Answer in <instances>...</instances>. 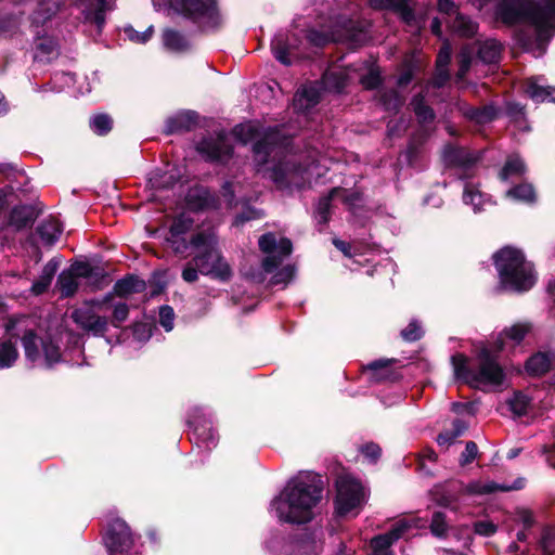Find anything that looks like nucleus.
I'll return each mask as SVG.
<instances>
[{
	"label": "nucleus",
	"mask_w": 555,
	"mask_h": 555,
	"mask_svg": "<svg viewBox=\"0 0 555 555\" xmlns=\"http://www.w3.org/2000/svg\"><path fill=\"white\" fill-rule=\"evenodd\" d=\"M324 481L319 474L292 478L280 495L271 501L280 521L305 525L314 518L313 508L321 502Z\"/></svg>",
	"instance_id": "f257e3e1"
},
{
	"label": "nucleus",
	"mask_w": 555,
	"mask_h": 555,
	"mask_svg": "<svg viewBox=\"0 0 555 555\" xmlns=\"http://www.w3.org/2000/svg\"><path fill=\"white\" fill-rule=\"evenodd\" d=\"M499 353L493 346L481 347L476 354V369L470 367L466 354H453L451 363L455 379L473 389H479L480 385L501 387L506 379V373L499 362Z\"/></svg>",
	"instance_id": "f03ea898"
},
{
	"label": "nucleus",
	"mask_w": 555,
	"mask_h": 555,
	"mask_svg": "<svg viewBox=\"0 0 555 555\" xmlns=\"http://www.w3.org/2000/svg\"><path fill=\"white\" fill-rule=\"evenodd\" d=\"M495 16L506 25L529 23L543 34L555 29V0H496Z\"/></svg>",
	"instance_id": "7ed1b4c3"
},
{
	"label": "nucleus",
	"mask_w": 555,
	"mask_h": 555,
	"mask_svg": "<svg viewBox=\"0 0 555 555\" xmlns=\"http://www.w3.org/2000/svg\"><path fill=\"white\" fill-rule=\"evenodd\" d=\"M492 259L503 289L525 293L534 286L537 276L533 264L520 249L505 246L495 251Z\"/></svg>",
	"instance_id": "20e7f679"
},
{
	"label": "nucleus",
	"mask_w": 555,
	"mask_h": 555,
	"mask_svg": "<svg viewBox=\"0 0 555 555\" xmlns=\"http://www.w3.org/2000/svg\"><path fill=\"white\" fill-rule=\"evenodd\" d=\"M232 133L243 144L254 141L251 151L258 166L269 164L271 156L284 154L292 144V138L278 126L267 128L261 134L259 125L246 121L236 125Z\"/></svg>",
	"instance_id": "39448f33"
},
{
	"label": "nucleus",
	"mask_w": 555,
	"mask_h": 555,
	"mask_svg": "<svg viewBox=\"0 0 555 555\" xmlns=\"http://www.w3.org/2000/svg\"><path fill=\"white\" fill-rule=\"evenodd\" d=\"M172 8L205 29L220 25L221 17L215 0H172Z\"/></svg>",
	"instance_id": "423d86ee"
},
{
	"label": "nucleus",
	"mask_w": 555,
	"mask_h": 555,
	"mask_svg": "<svg viewBox=\"0 0 555 555\" xmlns=\"http://www.w3.org/2000/svg\"><path fill=\"white\" fill-rule=\"evenodd\" d=\"M335 514L346 517L361 507L364 501V489L361 482L348 475L339 476L335 481Z\"/></svg>",
	"instance_id": "0eeeda50"
},
{
	"label": "nucleus",
	"mask_w": 555,
	"mask_h": 555,
	"mask_svg": "<svg viewBox=\"0 0 555 555\" xmlns=\"http://www.w3.org/2000/svg\"><path fill=\"white\" fill-rule=\"evenodd\" d=\"M196 152L210 164L225 165L234 155V146L224 131L215 137H204L197 142Z\"/></svg>",
	"instance_id": "6e6552de"
},
{
	"label": "nucleus",
	"mask_w": 555,
	"mask_h": 555,
	"mask_svg": "<svg viewBox=\"0 0 555 555\" xmlns=\"http://www.w3.org/2000/svg\"><path fill=\"white\" fill-rule=\"evenodd\" d=\"M192 261L196 264L201 274L214 280L228 282L233 275L230 264L218 247L199 250L192 258Z\"/></svg>",
	"instance_id": "1a4fd4ad"
},
{
	"label": "nucleus",
	"mask_w": 555,
	"mask_h": 555,
	"mask_svg": "<svg viewBox=\"0 0 555 555\" xmlns=\"http://www.w3.org/2000/svg\"><path fill=\"white\" fill-rule=\"evenodd\" d=\"M502 47L495 39H487L478 43V49L466 46L463 47L459 53V72L456 74L459 79H463L466 73L474 64V54L477 52L478 59L486 64L496 63L501 55Z\"/></svg>",
	"instance_id": "9d476101"
},
{
	"label": "nucleus",
	"mask_w": 555,
	"mask_h": 555,
	"mask_svg": "<svg viewBox=\"0 0 555 555\" xmlns=\"http://www.w3.org/2000/svg\"><path fill=\"white\" fill-rule=\"evenodd\" d=\"M103 542L108 555H138L131 553L132 533L127 522L120 518H115L108 522Z\"/></svg>",
	"instance_id": "9b49d317"
},
{
	"label": "nucleus",
	"mask_w": 555,
	"mask_h": 555,
	"mask_svg": "<svg viewBox=\"0 0 555 555\" xmlns=\"http://www.w3.org/2000/svg\"><path fill=\"white\" fill-rule=\"evenodd\" d=\"M43 208L44 205L41 202L15 205L10 209L5 220L0 225V230L11 228L14 232H21L30 229L43 212Z\"/></svg>",
	"instance_id": "f8f14e48"
},
{
	"label": "nucleus",
	"mask_w": 555,
	"mask_h": 555,
	"mask_svg": "<svg viewBox=\"0 0 555 555\" xmlns=\"http://www.w3.org/2000/svg\"><path fill=\"white\" fill-rule=\"evenodd\" d=\"M286 153L287 151L284 154L271 156L270 158V162L279 158L270 168L269 178L280 191L292 190L294 185H297L296 180L301 173V165L294 160L285 159Z\"/></svg>",
	"instance_id": "ddd939ff"
},
{
	"label": "nucleus",
	"mask_w": 555,
	"mask_h": 555,
	"mask_svg": "<svg viewBox=\"0 0 555 555\" xmlns=\"http://www.w3.org/2000/svg\"><path fill=\"white\" fill-rule=\"evenodd\" d=\"M70 319L79 328L94 337H104L108 331V318L95 313L90 308L74 309Z\"/></svg>",
	"instance_id": "4468645a"
},
{
	"label": "nucleus",
	"mask_w": 555,
	"mask_h": 555,
	"mask_svg": "<svg viewBox=\"0 0 555 555\" xmlns=\"http://www.w3.org/2000/svg\"><path fill=\"white\" fill-rule=\"evenodd\" d=\"M272 548L280 545V555H301L312 546L311 534L306 531H297L283 537H274L269 542Z\"/></svg>",
	"instance_id": "2eb2a0df"
},
{
	"label": "nucleus",
	"mask_w": 555,
	"mask_h": 555,
	"mask_svg": "<svg viewBox=\"0 0 555 555\" xmlns=\"http://www.w3.org/2000/svg\"><path fill=\"white\" fill-rule=\"evenodd\" d=\"M441 158L446 168L467 171L477 164L480 157L466 147L447 143L443 146Z\"/></svg>",
	"instance_id": "dca6fc26"
},
{
	"label": "nucleus",
	"mask_w": 555,
	"mask_h": 555,
	"mask_svg": "<svg viewBox=\"0 0 555 555\" xmlns=\"http://www.w3.org/2000/svg\"><path fill=\"white\" fill-rule=\"evenodd\" d=\"M188 425L192 428L190 441H194L198 447L211 450L218 443V435L212 427L211 421L193 415L188 420Z\"/></svg>",
	"instance_id": "f3484780"
},
{
	"label": "nucleus",
	"mask_w": 555,
	"mask_h": 555,
	"mask_svg": "<svg viewBox=\"0 0 555 555\" xmlns=\"http://www.w3.org/2000/svg\"><path fill=\"white\" fill-rule=\"evenodd\" d=\"M525 372L530 377H543L555 370V349L538 350L525 362Z\"/></svg>",
	"instance_id": "a211bd4d"
},
{
	"label": "nucleus",
	"mask_w": 555,
	"mask_h": 555,
	"mask_svg": "<svg viewBox=\"0 0 555 555\" xmlns=\"http://www.w3.org/2000/svg\"><path fill=\"white\" fill-rule=\"evenodd\" d=\"M199 114L192 109L180 111L165 120L163 133L172 135L190 132L198 126Z\"/></svg>",
	"instance_id": "6ab92c4d"
},
{
	"label": "nucleus",
	"mask_w": 555,
	"mask_h": 555,
	"mask_svg": "<svg viewBox=\"0 0 555 555\" xmlns=\"http://www.w3.org/2000/svg\"><path fill=\"white\" fill-rule=\"evenodd\" d=\"M295 49L286 34H278L271 42L274 57L285 66H291L298 60Z\"/></svg>",
	"instance_id": "aec40b11"
},
{
	"label": "nucleus",
	"mask_w": 555,
	"mask_h": 555,
	"mask_svg": "<svg viewBox=\"0 0 555 555\" xmlns=\"http://www.w3.org/2000/svg\"><path fill=\"white\" fill-rule=\"evenodd\" d=\"M397 362V359H378L366 364L365 370L372 372V378L375 382H397L402 377L398 371L391 367Z\"/></svg>",
	"instance_id": "412c9836"
},
{
	"label": "nucleus",
	"mask_w": 555,
	"mask_h": 555,
	"mask_svg": "<svg viewBox=\"0 0 555 555\" xmlns=\"http://www.w3.org/2000/svg\"><path fill=\"white\" fill-rule=\"evenodd\" d=\"M530 331V323H515L509 327H505L492 345L498 352H501L504 350L507 340H511L514 345H519Z\"/></svg>",
	"instance_id": "4be33fe9"
},
{
	"label": "nucleus",
	"mask_w": 555,
	"mask_h": 555,
	"mask_svg": "<svg viewBox=\"0 0 555 555\" xmlns=\"http://www.w3.org/2000/svg\"><path fill=\"white\" fill-rule=\"evenodd\" d=\"M146 289V282L139 275L128 273L114 284V294L119 298H128L134 294H141Z\"/></svg>",
	"instance_id": "5701e85b"
},
{
	"label": "nucleus",
	"mask_w": 555,
	"mask_h": 555,
	"mask_svg": "<svg viewBox=\"0 0 555 555\" xmlns=\"http://www.w3.org/2000/svg\"><path fill=\"white\" fill-rule=\"evenodd\" d=\"M345 190L340 186L332 188L325 195H322L313 211V217L320 225H326L332 218V201Z\"/></svg>",
	"instance_id": "b1692460"
},
{
	"label": "nucleus",
	"mask_w": 555,
	"mask_h": 555,
	"mask_svg": "<svg viewBox=\"0 0 555 555\" xmlns=\"http://www.w3.org/2000/svg\"><path fill=\"white\" fill-rule=\"evenodd\" d=\"M409 1L410 0H370V4L374 9L391 10L399 14L406 24H412L415 21V16Z\"/></svg>",
	"instance_id": "393cba45"
},
{
	"label": "nucleus",
	"mask_w": 555,
	"mask_h": 555,
	"mask_svg": "<svg viewBox=\"0 0 555 555\" xmlns=\"http://www.w3.org/2000/svg\"><path fill=\"white\" fill-rule=\"evenodd\" d=\"M27 317L24 314L9 315L3 324L4 339L17 343L18 339L25 336V333L31 332L34 328L27 326Z\"/></svg>",
	"instance_id": "a878e982"
},
{
	"label": "nucleus",
	"mask_w": 555,
	"mask_h": 555,
	"mask_svg": "<svg viewBox=\"0 0 555 555\" xmlns=\"http://www.w3.org/2000/svg\"><path fill=\"white\" fill-rule=\"evenodd\" d=\"M186 204L193 211H204L218 207V198L206 188H202L186 195Z\"/></svg>",
	"instance_id": "bb28decb"
},
{
	"label": "nucleus",
	"mask_w": 555,
	"mask_h": 555,
	"mask_svg": "<svg viewBox=\"0 0 555 555\" xmlns=\"http://www.w3.org/2000/svg\"><path fill=\"white\" fill-rule=\"evenodd\" d=\"M60 264L61 260L56 257H53L44 264L39 278L33 282L30 291L34 295H42L49 289Z\"/></svg>",
	"instance_id": "cd10ccee"
},
{
	"label": "nucleus",
	"mask_w": 555,
	"mask_h": 555,
	"mask_svg": "<svg viewBox=\"0 0 555 555\" xmlns=\"http://www.w3.org/2000/svg\"><path fill=\"white\" fill-rule=\"evenodd\" d=\"M114 0H86L85 17L99 29L105 23V12L113 8Z\"/></svg>",
	"instance_id": "c85d7f7f"
},
{
	"label": "nucleus",
	"mask_w": 555,
	"mask_h": 555,
	"mask_svg": "<svg viewBox=\"0 0 555 555\" xmlns=\"http://www.w3.org/2000/svg\"><path fill=\"white\" fill-rule=\"evenodd\" d=\"M323 87L320 81H310L298 87L294 94V104H317L323 100Z\"/></svg>",
	"instance_id": "c756f323"
},
{
	"label": "nucleus",
	"mask_w": 555,
	"mask_h": 555,
	"mask_svg": "<svg viewBox=\"0 0 555 555\" xmlns=\"http://www.w3.org/2000/svg\"><path fill=\"white\" fill-rule=\"evenodd\" d=\"M500 106H464L463 115L476 125H486L493 121L499 114Z\"/></svg>",
	"instance_id": "7c9ffc66"
},
{
	"label": "nucleus",
	"mask_w": 555,
	"mask_h": 555,
	"mask_svg": "<svg viewBox=\"0 0 555 555\" xmlns=\"http://www.w3.org/2000/svg\"><path fill=\"white\" fill-rule=\"evenodd\" d=\"M36 232L46 246H52L62 234L63 227L57 219L51 216L37 227Z\"/></svg>",
	"instance_id": "2f4dec72"
},
{
	"label": "nucleus",
	"mask_w": 555,
	"mask_h": 555,
	"mask_svg": "<svg viewBox=\"0 0 555 555\" xmlns=\"http://www.w3.org/2000/svg\"><path fill=\"white\" fill-rule=\"evenodd\" d=\"M525 92L533 102L555 103V87L540 85L537 79L527 81Z\"/></svg>",
	"instance_id": "473e14b6"
},
{
	"label": "nucleus",
	"mask_w": 555,
	"mask_h": 555,
	"mask_svg": "<svg viewBox=\"0 0 555 555\" xmlns=\"http://www.w3.org/2000/svg\"><path fill=\"white\" fill-rule=\"evenodd\" d=\"M348 77L345 70L334 69L326 72L321 82L324 92L339 93L347 86Z\"/></svg>",
	"instance_id": "72a5a7b5"
},
{
	"label": "nucleus",
	"mask_w": 555,
	"mask_h": 555,
	"mask_svg": "<svg viewBox=\"0 0 555 555\" xmlns=\"http://www.w3.org/2000/svg\"><path fill=\"white\" fill-rule=\"evenodd\" d=\"M20 357L15 341L0 338V370L12 367Z\"/></svg>",
	"instance_id": "f704fd0d"
},
{
	"label": "nucleus",
	"mask_w": 555,
	"mask_h": 555,
	"mask_svg": "<svg viewBox=\"0 0 555 555\" xmlns=\"http://www.w3.org/2000/svg\"><path fill=\"white\" fill-rule=\"evenodd\" d=\"M427 139V133H413L408 142L405 151L400 155L404 158L409 166H414L416 163L421 149Z\"/></svg>",
	"instance_id": "c9c22d12"
},
{
	"label": "nucleus",
	"mask_w": 555,
	"mask_h": 555,
	"mask_svg": "<svg viewBox=\"0 0 555 555\" xmlns=\"http://www.w3.org/2000/svg\"><path fill=\"white\" fill-rule=\"evenodd\" d=\"M56 287L61 292V297L69 298L77 293L79 284L73 272L65 269L57 276Z\"/></svg>",
	"instance_id": "e433bc0d"
},
{
	"label": "nucleus",
	"mask_w": 555,
	"mask_h": 555,
	"mask_svg": "<svg viewBox=\"0 0 555 555\" xmlns=\"http://www.w3.org/2000/svg\"><path fill=\"white\" fill-rule=\"evenodd\" d=\"M59 54L57 43L52 38H39L36 43L35 59L39 62H49Z\"/></svg>",
	"instance_id": "4c0bfd02"
},
{
	"label": "nucleus",
	"mask_w": 555,
	"mask_h": 555,
	"mask_svg": "<svg viewBox=\"0 0 555 555\" xmlns=\"http://www.w3.org/2000/svg\"><path fill=\"white\" fill-rule=\"evenodd\" d=\"M114 119L107 113H95L89 119L90 129L98 135H106L113 129Z\"/></svg>",
	"instance_id": "58836bf2"
},
{
	"label": "nucleus",
	"mask_w": 555,
	"mask_h": 555,
	"mask_svg": "<svg viewBox=\"0 0 555 555\" xmlns=\"http://www.w3.org/2000/svg\"><path fill=\"white\" fill-rule=\"evenodd\" d=\"M190 245L198 251L207 248H216L218 247V237L211 231L202 230L191 236Z\"/></svg>",
	"instance_id": "ea45409f"
},
{
	"label": "nucleus",
	"mask_w": 555,
	"mask_h": 555,
	"mask_svg": "<svg viewBox=\"0 0 555 555\" xmlns=\"http://www.w3.org/2000/svg\"><path fill=\"white\" fill-rule=\"evenodd\" d=\"M42 338H40L36 332V330H33L31 332L25 333V336L22 337L21 341L24 348L25 357L28 361L35 362L40 357L39 351V340L41 341Z\"/></svg>",
	"instance_id": "a19ab883"
},
{
	"label": "nucleus",
	"mask_w": 555,
	"mask_h": 555,
	"mask_svg": "<svg viewBox=\"0 0 555 555\" xmlns=\"http://www.w3.org/2000/svg\"><path fill=\"white\" fill-rule=\"evenodd\" d=\"M163 42L167 49L173 52H182L189 48V42L185 37L173 29H166L163 33Z\"/></svg>",
	"instance_id": "79ce46f5"
},
{
	"label": "nucleus",
	"mask_w": 555,
	"mask_h": 555,
	"mask_svg": "<svg viewBox=\"0 0 555 555\" xmlns=\"http://www.w3.org/2000/svg\"><path fill=\"white\" fill-rule=\"evenodd\" d=\"M41 347L48 367H52L53 364L59 363L62 360L61 348L50 336L41 339Z\"/></svg>",
	"instance_id": "37998d69"
},
{
	"label": "nucleus",
	"mask_w": 555,
	"mask_h": 555,
	"mask_svg": "<svg viewBox=\"0 0 555 555\" xmlns=\"http://www.w3.org/2000/svg\"><path fill=\"white\" fill-rule=\"evenodd\" d=\"M530 403V397H528L520 390L514 391L513 397L507 400L509 410L518 417L524 416L528 413Z\"/></svg>",
	"instance_id": "c03bdc74"
},
{
	"label": "nucleus",
	"mask_w": 555,
	"mask_h": 555,
	"mask_svg": "<svg viewBox=\"0 0 555 555\" xmlns=\"http://www.w3.org/2000/svg\"><path fill=\"white\" fill-rule=\"evenodd\" d=\"M412 120L411 113H402L400 116L392 117L387 122V132L389 137H400L410 127Z\"/></svg>",
	"instance_id": "a18cd8bd"
},
{
	"label": "nucleus",
	"mask_w": 555,
	"mask_h": 555,
	"mask_svg": "<svg viewBox=\"0 0 555 555\" xmlns=\"http://www.w3.org/2000/svg\"><path fill=\"white\" fill-rule=\"evenodd\" d=\"M526 164L520 157L509 156L500 171V177L501 179L506 180L511 176H522L526 172Z\"/></svg>",
	"instance_id": "49530a36"
},
{
	"label": "nucleus",
	"mask_w": 555,
	"mask_h": 555,
	"mask_svg": "<svg viewBox=\"0 0 555 555\" xmlns=\"http://www.w3.org/2000/svg\"><path fill=\"white\" fill-rule=\"evenodd\" d=\"M506 196L526 203H533L535 201V191L532 184L520 183L515 185L514 188H511L506 192Z\"/></svg>",
	"instance_id": "de8ad7c7"
},
{
	"label": "nucleus",
	"mask_w": 555,
	"mask_h": 555,
	"mask_svg": "<svg viewBox=\"0 0 555 555\" xmlns=\"http://www.w3.org/2000/svg\"><path fill=\"white\" fill-rule=\"evenodd\" d=\"M415 117L421 126V130L416 133H427L429 135L428 128L436 118V114L433 109V106H413Z\"/></svg>",
	"instance_id": "09e8293b"
},
{
	"label": "nucleus",
	"mask_w": 555,
	"mask_h": 555,
	"mask_svg": "<svg viewBox=\"0 0 555 555\" xmlns=\"http://www.w3.org/2000/svg\"><path fill=\"white\" fill-rule=\"evenodd\" d=\"M153 328L154 325L152 323L137 321L131 325L124 327L122 331H131L135 340L146 343L153 335Z\"/></svg>",
	"instance_id": "8fccbe9b"
},
{
	"label": "nucleus",
	"mask_w": 555,
	"mask_h": 555,
	"mask_svg": "<svg viewBox=\"0 0 555 555\" xmlns=\"http://www.w3.org/2000/svg\"><path fill=\"white\" fill-rule=\"evenodd\" d=\"M450 27L454 33L465 37L474 35L477 28L474 22L459 12L455 14L454 20L450 22Z\"/></svg>",
	"instance_id": "3c124183"
},
{
	"label": "nucleus",
	"mask_w": 555,
	"mask_h": 555,
	"mask_svg": "<svg viewBox=\"0 0 555 555\" xmlns=\"http://www.w3.org/2000/svg\"><path fill=\"white\" fill-rule=\"evenodd\" d=\"M429 529L434 537L439 539L446 538L449 529L446 513L441 511L434 512Z\"/></svg>",
	"instance_id": "603ef678"
},
{
	"label": "nucleus",
	"mask_w": 555,
	"mask_h": 555,
	"mask_svg": "<svg viewBox=\"0 0 555 555\" xmlns=\"http://www.w3.org/2000/svg\"><path fill=\"white\" fill-rule=\"evenodd\" d=\"M543 555H555V526H544L539 540Z\"/></svg>",
	"instance_id": "864d4df0"
},
{
	"label": "nucleus",
	"mask_w": 555,
	"mask_h": 555,
	"mask_svg": "<svg viewBox=\"0 0 555 555\" xmlns=\"http://www.w3.org/2000/svg\"><path fill=\"white\" fill-rule=\"evenodd\" d=\"M504 488H505V485H500V483L494 482V481H490V482H487V483H481L479 481H474V482H469L468 483L466 490H467V492L469 494L482 495V494L495 493L498 491L505 492Z\"/></svg>",
	"instance_id": "5fc2aeb1"
},
{
	"label": "nucleus",
	"mask_w": 555,
	"mask_h": 555,
	"mask_svg": "<svg viewBox=\"0 0 555 555\" xmlns=\"http://www.w3.org/2000/svg\"><path fill=\"white\" fill-rule=\"evenodd\" d=\"M130 308L126 302H118L114 306L111 318H108V325L115 328H124L121 324L129 318Z\"/></svg>",
	"instance_id": "6e6d98bb"
},
{
	"label": "nucleus",
	"mask_w": 555,
	"mask_h": 555,
	"mask_svg": "<svg viewBox=\"0 0 555 555\" xmlns=\"http://www.w3.org/2000/svg\"><path fill=\"white\" fill-rule=\"evenodd\" d=\"M194 220L184 215L177 216L169 227V233L172 236H181L186 234L193 227Z\"/></svg>",
	"instance_id": "4d7b16f0"
},
{
	"label": "nucleus",
	"mask_w": 555,
	"mask_h": 555,
	"mask_svg": "<svg viewBox=\"0 0 555 555\" xmlns=\"http://www.w3.org/2000/svg\"><path fill=\"white\" fill-rule=\"evenodd\" d=\"M149 284L151 287V297L163 294L167 287L166 271H154L149 280Z\"/></svg>",
	"instance_id": "13d9d810"
},
{
	"label": "nucleus",
	"mask_w": 555,
	"mask_h": 555,
	"mask_svg": "<svg viewBox=\"0 0 555 555\" xmlns=\"http://www.w3.org/2000/svg\"><path fill=\"white\" fill-rule=\"evenodd\" d=\"M68 269L70 272H73L76 279H91L93 278V274H100V272L96 271L94 267L87 261H75L69 266Z\"/></svg>",
	"instance_id": "bf43d9fd"
},
{
	"label": "nucleus",
	"mask_w": 555,
	"mask_h": 555,
	"mask_svg": "<svg viewBox=\"0 0 555 555\" xmlns=\"http://www.w3.org/2000/svg\"><path fill=\"white\" fill-rule=\"evenodd\" d=\"M294 275H295V267L292 264H286V266L282 267L280 270H278L272 275L269 284L271 286H275L279 284H283V283L286 284L293 280Z\"/></svg>",
	"instance_id": "052dcab7"
},
{
	"label": "nucleus",
	"mask_w": 555,
	"mask_h": 555,
	"mask_svg": "<svg viewBox=\"0 0 555 555\" xmlns=\"http://www.w3.org/2000/svg\"><path fill=\"white\" fill-rule=\"evenodd\" d=\"M400 335L403 340L413 343L420 340L424 336V332L418 322L413 320L401 331Z\"/></svg>",
	"instance_id": "680f3d73"
},
{
	"label": "nucleus",
	"mask_w": 555,
	"mask_h": 555,
	"mask_svg": "<svg viewBox=\"0 0 555 555\" xmlns=\"http://www.w3.org/2000/svg\"><path fill=\"white\" fill-rule=\"evenodd\" d=\"M360 453L371 463L375 464L382 456V448L379 444L371 441L362 444L359 449Z\"/></svg>",
	"instance_id": "e2e57ef3"
},
{
	"label": "nucleus",
	"mask_w": 555,
	"mask_h": 555,
	"mask_svg": "<svg viewBox=\"0 0 555 555\" xmlns=\"http://www.w3.org/2000/svg\"><path fill=\"white\" fill-rule=\"evenodd\" d=\"M154 33L153 26H150L144 31H138L132 26L125 27V34L127 37L137 43H145L149 41Z\"/></svg>",
	"instance_id": "0e129e2a"
},
{
	"label": "nucleus",
	"mask_w": 555,
	"mask_h": 555,
	"mask_svg": "<svg viewBox=\"0 0 555 555\" xmlns=\"http://www.w3.org/2000/svg\"><path fill=\"white\" fill-rule=\"evenodd\" d=\"M175 311L171 306L164 305L159 308V323L169 332L173 328Z\"/></svg>",
	"instance_id": "69168bd1"
},
{
	"label": "nucleus",
	"mask_w": 555,
	"mask_h": 555,
	"mask_svg": "<svg viewBox=\"0 0 555 555\" xmlns=\"http://www.w3.org/2000/svg\"><path fill=\"white\" fill-rule=\"evenodd\" d=\"M392 544L393 542L386 533L375 535L370 542V546L374 552H392L390 550Z\"/></svg>",
	"instance_id": "338daca9"
},
{
	"label": "nucleus",
	"mask_w": 555,
	"mask_h": 555,
	"mask_svg": "<svg viewBox=\"0 0 555 555\" xmlns=\"http://www.w3.org/2000/svg\"><path fill=\"white\" fill-rule=\"evenodd\" d=\"M259 249L264 254H272L276 250L278 241L273 233L262 234L258 241Z\"/></svg>",
	"instance_id": "774afa93"
}]
</instances>
